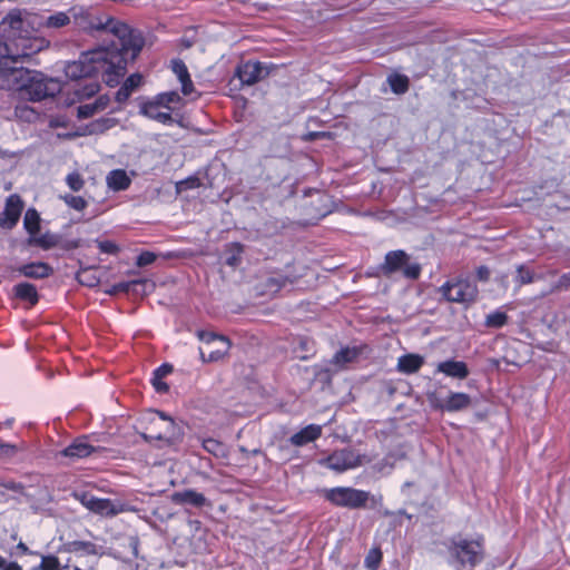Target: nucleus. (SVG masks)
I'll list each match as a JSON object with an SVG mask.
<instances>
[{"label":"nucleus","instance_id":"nucleus-36","mask_svg":"<svg viewBox=\"0 0 570 570\" xmlns=\"http://www.w3.org/2000/svg\"><path fill=\"white\" fill-rule=\"evenodd\" d=\"M59 198L70 208L82 212L87 206V200L81 196H75L71 194L60 195Z\"/></svg>","mask_w":570,"mask_h":570},{"label":"nucleus","instance_id":"nucleus-3","mask_svg":"<svg viewBox=\"0 0 570 570\" xmlns=\"http://www.w3.org/2000/svg\"><path fill=\"white\" fill-rule=\"evenodd\" d=\"M0 86L18 91L21 98L31 101H40L61 91L59 80L48 78L42 72L27 69L19 63L4 70Z\"/></svg>","mask_w":570,"mask_h":570},{"label":"nucleus","instance_id":"nucleus-31","mask_svg":"<svg viewBox=\"0 0 570 570\" xmlns=\"http://www.w3.org/2000/svg\"><path fill=\"white\" fill-rule=\"evenodd\" d=\"M70 552L79 553L81 556H97L99 548L90 541H72L69 543Z\"/></svg>","mask_w":570,"mask_h":570},{"label":"nucleus","instance_id":"nucleus-23","mask_svg":"<svg viewBox=\"0 0 570 570\" xmlns=\"http://www.w3.org/2000/svg\"><path fill=\"white\" fill-rule=\"evenodd\" d=\"M361 352L362 348L358 346L343 347L335 353L332 363L338 367H345L347 364L355 362L358 358Z\"/></svg>","mask_w":570,"mask_h":570},{"label":"nucleus","instance_id":"nucleus-33","mask_svg":"<svg viewBox=\"0 0 570 570\" xmlns=\"http://www.w3.org/2000/svg\"><path fill=\"white\" fill-rule=\"evenodd\" d=\"M203 448L216 458H225L227 455L226 445L216 439H205L203 441Z\"/></svg>","mask_w":570,"mask_h":570},{"label":"nucleus","instance_id":"nucleus-26","mask_svg":"<svg viewBox=\"0 0 570 570\" xmlns=\"http://www.w3.org/2000/svg\"><path fill=\"white\" fill-rule=\"evenodd\" d=\"M215 345L216 347L208 350V352H206V348H200V355L204 360L214 362L223 358L228 352L230 343L226 337H223L218 338V342H216Z\"/></svg>","mask_w":570,"mask_h":570},{"label":"nucleus","instance_id":"nucleus-43","mask_svg":"<svg viewBox=\"0 0 570 570\" xmlns=\"http://www.w3.org/2000/svg\"><path fill=\"white\" fill-rule=\"evenodd\" d=\"M40 570H60L59 560L55 556H43L39 566Z\"/></svg>","mask_w":570,"mask_h":570},{"label":"nucleus","instance_id":"nucleus-18","mask_svg":"<svg viewBox=\"0 0 570 570\" xmlns=\"http://www.w3.org/2000/svg\"><path fill=\"white\" fill-rule=\"evenodd\" d=\"M322 434V426L317 424H309L301 431L293 434L289 439L291 443L295 446H303L309 442L315 441Z\"/></svg>","mask_w":570,"mask_h":570},{"label":"nucleus","instance_id":"nucleus-22","mask_svg":"<svg viewBox=\"0 0 570 570\" xmlns=\"http://www.w3.org/2000/svg\"><path fill=\"white\" fill-rule=\"evenodd\" d=\"M107 185L115 191L125 190L130 186L131 179L124 169H114L106 177Z\"/></svg>","mask_w":570,"mask_h":570},{"label":"nucleus","instance_id":"nucleus-13","mask_svg":"<svg viewBox=\"0 0 570 570\" xmlns=\"http://www.w3.org/2000/svg\"><path fill=\"white\" fill-rule=\"evenodd\" d=\"M96 451V448L88 443L87 438H78L70 445L61 451L63 456L72 460L83 459Z\"/></svg>","mask_w":570,"mask_h":570},{"label":"nucleus","instance_id":"nucleus-50","mask_svg":"<svg viewBox=\"0 0 570 570\" xmlns=\"http://www.w3.org/2000/svg\"><path fill=\"white\" fill-rule=\"evenodd\" d=\"M17 448L10 443H0V456L11 458L16 454Z\"/></svg>","mask_w":570,"mask_h":570},{"label":"nucleus","instance_id":"nucleus-14","mask_svg":"<svg viewBox=\"0 0 570 570\" xmlns=\"http://www.w3.org/2000/svg\"><path fill=\"white\" fill-rule=\"evenodd\" d=\"M171 501L176 504H187L195 508H202L208 504L206 497L193 489L174 492L171 494Z\"/></svg>","mask_w":570,"mask_h":570},{"label":"nucleus","instance_id":"nucleus-17","mask_svg":"<svg viewBox=\"0 0 570 570\" xmlns=\"http://www.w3.org/2000/svg\"><path fill=\"white\" fill-rule=\"evenodd\" d=\"M18 272L24 277L41 279L50 276L53 269L46 263L33 262L20 266Z\"/></svg>","mask_w":570,"mask_h":570},{"label":"nucleus","instance_id":"nucleus-54","mask_svg":"<svg viewBox=\"0 0 570 570\" xmlns=\"http://www.w3.org/2000/svg\"><path fill=\"white\" fill-rule=\"evenodd\" d=\"M476 277L479 281H488L489 277H490V271L488 267L485 266H480L478 269H476Z\"/></svg>","mask_w":570,"mask_h":570},{"label":"nucleus","instance_id":"nucleus-52","mask_svg":"<svg viewBox=\"0 0 570 570\" xmlns=\"http://www.w3.org/2000/svg\"><path fill=\"white\" fill-rule=\"evenodd\" d=\"M132 92H130L127 87L125 86H121L118 91L116 92V100L119 102V104H122L125 102L131 95Z\"/></svg>","mask_w":570,"mask_h":570},{"label":"nucleus","instance_id":"nucleus-39","mask_svg":"<svg viewBox=\"0 0 570 570\" xmlns=\"http://www.w3.org/2000/svg\"><path fill=\"white\" fill-rule=\"evenodd\" d=\"M508 322V315L504 312L495 311L487 315L485 326L491 328H500Z\"/></svg>","mask_w":570,"mask_h":570},{"label":"nucleus","instance_id":"nucleus-32","mask_svg":"<svg viewBox=\"0 0 570 570\" xmlns=\"http://www.w3.org/2000/svg\"><path fill=\"white\" fill-rule=\"evenodd\" d=\"M100 89V85L96 80H88L85 83H78L75 88V95L79 100L95 96Z\"/></svg>","mask_w":570,"mask_h":570},{"label":"nucleus","instance_id":"nucleus-20","mask_svg":"<svg viewBox=\"0 0 570 570\" xmlns=\"http://www.w3.org/2000/svg\"><path fill=\"white\" fill-rule=\"evenodd\" d=\"M424 364L423 356L419 354H405L399 357L396 368L404 374L416 373Z\"/></svg>","mask_w":570,"mask_h":570},{"label":"nucleus","instance_id":"nucleus-30","mask_svg":"<svg viewBox=\"0 0 570 570\" xmlns=\"http://www.w3.org/2000/svg\"><path fill=\"white\" fill-rule=\"evenodd\" d=\"M23 490L24 487L21 483L14 481L0 482V503H4L11 499H14L13 495L8 493L9 491L14 494H22Z\"/></svg>","mask_w":570,"mask_h":570},{"label":"nucleus","instance_id":"nucleus-21","mask_svg":"<svg viewBox=\"0 0 570 570\" xmlns=\"http://www.w3.org/2000/svg\"><path fill=\"white\" fill-rule=\"evenodd\" d=\"M109 101L110 99L107 95H101L94 102L80 105L78 107V118L87 119L92 117L97 112L105 110Z\"/></svg>","mask_w":570,"mask_h":570},{"label":"nucleus","instance_id":"nucleus-7","mask_svg":"<svg viewBox=\"0 0 570 570\" xmlns=\"http://www.w3.org/2000/svg\"><path fill=\"white\" fill-rule=\"evenodd\" d=\"M443 297L454 303H471L478 296L476 284L468 278L446 282L440 288Z\"/></svg>","mask_w":570,"mask_h":570},{"label":"nucleus","instance_id":"nucleus-9","mask_svg":"<svg viewBox=\"0 0 570 570\" xmlns=\"http://www.w3.org/2000/svg\"><path fill=\"white\" fill-rule=\"evenodd\" d=\"M268 75L265 63L259 61H246L236 69V76L243 85H254Z\"/></svg>","mask_w":570,"mask_h":570},{"label":"nucleus","instance_id":"nucleus-48","mask_svg":"<svg viewBox=\"0 0 570 570\" xmlns=\"http://www.w3.org/2000/svg\"><path fill=\"white\" fill-rule=\"evenodd\" d=\"M403 274L407 278L415 279L419 277L421 268L417 264H407V262L403 265Z\"/></svg>","mask_w":570,"mask_h":570},{"label":"nucleus","instance_id":"nucleus-37","mask_svg":"<svg viewBox=\"0 0 570 570\" xmlns=\"http://www.w3.org/2000/svg\"><path fill=\"white\" fill-rule=\"evenodd\" d=\"M77 281L85 286L94 287L99 284V277L95 271L90 268H83L77 273Z\"/></svg>","mask_w":570,"mask_h":570},{"label":"nucleus","instance_id":"nucleus-27","mask_svg":"<svg viewBox=\"0 0 570 570\" xmlns=\"http://www.w3.org/2000/svg\"><path fill=\"white\" fill-rule=\"evenodd\" d=\"M14 295L21 299L35 305L39 301L38 292L35 285L30 283H19L13 287Z\"/></svg>","mask_w":570,"mask_h":570},{"label":"nucleus","instance_id":"nucleus-47","mask_svg":"<svg viewBox=\"0 0 570 570\" xmlns=\"http://www.w3.org/2000/svg\"><path fill=\"white\" fill-rule=\"evenodd\" d=\"M156 261V255L151 252H142L140 255H138L136 265L139 267H144L147 265L153 264Z\"/></svg>","mask_w":570,"mask_h":570},{"label":"nucleus","instance_id":"nucleus-25","mask_svg":"<svg viewBox=\"0 0 570 570\" xmlns=\"http://www.w3.org/2000/svg\"><path fill=\"white\" fill-rule=\"evenodd\" d=\"M159 107H161L157 101H150L145 104L141 107V114L146 117L154 119L161 124H171L173 117L169 112H163L159 110Z\"/></svg>","mask_w":570,"mask_h":570},{"label":"nucleus","instance_id":"nucleus-15","mask_svg":"<svg viewBox=\"0 0 570 570\" xmlns=\"http://www.w3.org/2000/svg\"><path fill=\"white\" fill-rule=\"evenodd\" d=\"M438 373H443L449 377L463 380L469 375V368L462 361L448 360L440 362L436 366Z\"/></svg>","mask_w":570,"mask_h":570},{"label":"nucleus","instance_id":"nucleus-60","mask_svg":"<svg viewBox=\"0 0 570 570\" xmlns=\"http://www.w3.org/2000/svg\"><path fill=\"white\" fill-rule=\"evenodd\" d=\"M6 564H7V563H6L4 558L0 556V568H2V569H3Z\"/></svg>","mask_w":570,"mask_h":570},{"label":"nucleus","instance_id":"nucleus-46","mask_svg":"<svg viewBox=\"0 0 570 570\" xmlns=\"http://www.w3.org/2000/svg\"><path fill=\"white\" fill-rule=\"evenodd\" d=\"M97 245L100 252L105 254L114 255L117 254L119 250L118 246L110 240H99L97 242Z\"/></svg>","mask_w":570,"mask_h":570},{"label":"nucleus","instance_id":"nucleus-38","mask_svg":"<svg viewBox=\"0 0 570 570\" xmlns=\"http://www.w3.org/2000/svg\"><path fill=\"white\" fill-rule=\"evenodd\" d=\"M537 278L533 271H531L527 265H519L517 267L515 283L519 285L531 284Z\"/></svg>","mask_w":570,"mask_h":570},{"label":"nucleus","instance_id":"nucleus-8","mask_svg":"<svg viewBox=\"0 0 570 570\" xmlns=\"http://www.w3.org/2000/svg\"><path fill=\"white\" fill-rule=\"evenodd\" d=\"M76 499L89 511L101 517H115L125 511L124 504L110 499L97 498L90 493H76Z\"/></svg>","mask_w":570,"mask_h":570},{"label":"nucleus","instance_id":"nucleus-34","mask_svg":"<svg viewBox=\"0 0 570 570\" xmlns=\"http://www.w3.org/2000/svg\"><path fill=\"white\" fill-rule=\"evenodd\" d=\"M23 226L30 236L37 234L40 228V217L35 209H28L23 218Z\"/></svg>","mask_w":570,"mask_h":570},{"label":"nucleus","instance_id":"nucleus-4","mask_svg":"<svg viewBox=\"0 0 570 570\" xmlns=\"http://www.w3.org/2000/svg\"><path fill=\"white\" fill-rule=\"evenodd\" d=\"M483 548L479 540L453 538L448 547V562L455 570H472L481 562Z\"/></svg>","mask_w":570,"mask_h":570},{"label":"nucleus","instance_id":"nucleus-24","mask_svg":"<svg viewBox=\"0 0 570 570\" xmlns=\"http://www.w3.org/2000/svg\"><path fill=\"white\" fill-rule=\"evenodd\" d=\"M407 262V255L403 250H392L385 255L383 271L385 274H391L399 271Z\"/></svg>","mask_w":570,"mask_h":570},{"label":"nucleus","instance_id":"nucleus-59","mask_svg":"<svg viewBox=\"0 0 570 570\" xmlns=\"http://www.w3.org/2000/svg\"><path fill=\"white\" fill-rule=\"evenodd\" d=\"M17 548L21 550L23 553H29V549L23 542L18 543Z\"/></svg>","mask_w":570,"mask_h":570},{"label":"nucleus","instance_id":"nucleus-57","mask_svg":"<svg viewBox=\"0 0 570 570\" xmlns=\"http://www.w3.org/2000/svg\"><path fill=\"white\" fill-rule=\"evenodd\" d=\"M390 459H391V458H390V456H387V458L385 459V464H377V465H376V469H377L380 472H386V471H385V465H389L390 468H392V466H393V463H392V462H390Z\"/></svg>","mask_w":570,"mask_h":570},{"label":"nucleus","instance_id":"nucleus-5","mask_svg":"<svg viewBox=\"0 0 570 570\" xmlns=\"http://www.w3.org/2000/svg\"><path fill=\"white\" fill-rule=\"evenodd\" d=\"M370 493L363 490L337 487L326 491V499L333 504L347 509H360L365 507Z\"/></svg>","mask_w":570,"mask_h":570},{"label":"nucleus","instance_id":"nucleus-6","mask_svg":"<svg viewBox=\"0 0 570 570\" xmlns=\"http://www.w3.org/2000/svg\"><path fill=\"white\" fill-rule=\"evenodd\" d=\"M370 462L371 459L367 455H361L351 449H343L333 452L322 461V464L335 472L342 473Z\"/></svg>","mask_w":570,"mask_h":570},{"label":"nucleus","instance_id":"nucleus-56","mask_svg":"<svg viewBox=\"0 0 570 570\" xmlns=\"http://www.w3.org/2000/svg\"><path fill=\"white\" fill-rule=\"evenodd\" d=\"M138 282L137 281H132V282H124V283H119V284H116L114 286V292H127L129 291V287L132 285V284H137Z\"/></svg>","mask_w":570,"mask_h":570},{"label":"nucleus","instance_id":"nucleus-51","mask_svg":"<svg viewBox=\"0 0 570 570\" xmlns=\"http://www.w3.org/2000/svg\"><path fill=\"white\" fill-rule=\"evenodd\" d=\"M198 179L197 178H189L186 180H181L177 184L178 191H181L187 188H195L198 186Z\"/></svg>","mask_w":570,"mask_h":570},{"label":"nucleus","instance_id":"nucleus-53","mask_svg":"<svg viewBox=\"0 0 570 570\" xmlns=\"http://www.w3.org/2000/svg\"><path fill=\"white\" fill-rule=\"evenodd\" d=\"M170 372H171V366L168 364H163L161 366H159L158 368L155 370L154 377L163 379L166 375H168Z\"/></svg>","mask_w":570,"mask_h":570},{"label":"nucleus","instance_id":"nucleus-55","mask_svg":"<svg viewBox=\"0 0 570 570\" xmlns=\"http://www.w3.org/2000/svg\"><path fill=\"white\" fill-rule=\"evenodd\" d=\"M153 385L158 392H165L168 390L167 384L163 382L161 377H153Z\"/></svg>","mask_w":570,"mask_h":570},{"label":"nucleus","instance_id":"nucleus-29","mask_svg":"<svg viewBox=\"0 0 570 570\" xmlns=\"http://www.w3.org/2000/svg\"><path fill=\"white\" fill-rule=\"evenodd\" d=\"M29 245H36L43 249H50L58 244V237L51 233H46L42 235L33 234L28 238Z\"/></svg>","mask_w":570,"mask_h":570},{"label":"nucleus","instance_id":"nucleus-35","mask_svg":"<svg viewBox=\"0 0 570 570\" xmlns=\"http://www.w3.org/2000/svg\"><path fill=\"white\" fill-rule=\"evenodd\" d=\"M387 82L395 94H404L409 88V79L406 76L394 73L389 76Z\"/></svg>","mask_w":570,"mask_h":570},{"label":"nucleus","instance_id":"nucleus-45","mask_svg":"<svg viewBox=\"0 0 570 570\" xmlns=\"http://www.w3.org/2000/svg\"><path fill=\"white\" fill-rule=\"evenodd\" d=\"M141 81H142V77L141 75L139 73H134V75H130L126 80L125 82L122 83V86L127 87V89L130 91V92H134L140 85H141Z\"/></svg>","mask_w":570,"mask_h":570},{"label":"nucleus","instance_id":"nucleus-11","mask_svg":"<svg viewBox=\"0 0 570 570\" xmlns=\"http://www.w3.org/2000/svg\"><path fill=\"white\" fill-rule=\"evenodd\" d=\"M159 415L158 422L155 425H161L160 431L156 434H149L148 438L156 440H165L171 442L178 436V428L175 422L163 412H157Z\"/></svg>","mask_w":570,"mask_h":570},{"label":"nucleus","instance_id":"nucleus-12","mask_svg":"<svg viewBox=\"0 0 570 570\" xmlns=\"http://www.w3.org/2000/svg\"><path fill=\"white\" fill-rule=\"evenodd\" d=\"M471 397L462 392H451L445 399L440 401L436 406L446 412H456L469 407Z\"/></svg>","mask_w":570,"mask_h":570},{"label":"nucleus","instance_id":"nucleus-28","mask_svg":"<svg viewBox=\"0 0 570 570\" xmlns=\"http://www.w3.org/2000/svg\"><path fill=\"white\" fill-rule=\"evenodd\" d=\"M243 246L238 243H232L226 246L224 263L230 267H237L242 262Z\"/></svg>","mask_w":570,"mask_h":570},{"label":"nucleus","instance_id":"nucleus-1","mask_svg":"<svg viewBox=\"0 0 570 570\" xmlns=\"http://www.w3.org/2000/svg\"><path fill=\"white\" fill-rule=\"evenodd\" d=\"M90 27L101 32L110 46L81 53L78 60L66 63L65 73L73 80L101 75L109 87H115L125 75L128 61L141 51L144 38L127 23L108 16L97 17Z\"/></svg>","mask_w":570,"mask_h":570},{"label":"nucleus","instance_id":"nucleus-61","mask_svg":"<svg viewBox=\"0 0 570 570\" xmlns=\"http://www.w3.org/2000/svg\"><path fill=\"white\" fill-rule=\"evenodd\" d=\"M73 570H82V569H80V568L76 567Z\"/></svg>","mask_w":570,"mask_h":570},{"label":"nucleus","instance_id":"nucleus-19","mask_svg":"<svg viewBox=\"0 0 570 570\" xmlns=\"http://www.w3.org/2000/svg\"><path fill=\"white\" fill-rule=\"evenodd\" d=\"M171 70L176 75L177 79L181 85V92L185 96H189L194 91V85L184 61L179 59L173 60Z\"/></svg>","mask_w":570,"mask_h":570},{"label":"nucleus","instance_id":"nucleus-58","mask_svg":"<svg viewBox=\"0 0 570 570\" xmlns=\"http://www.w3.org/2000/svg\"><path fill=\"white\" fill-rule=\"evenodd\" d=\"M2 570H22V568L17 562H10Z\"/></svg>","mask_w":570,"mask_h":570},{"label":"nucleus","instance_id":"nucleus-2","mask_svg":"<svg viewBox=\"0 0 570 570\" xmlns=\"http://www.w3.org/2000/svg\"><path fill=\"white\" fill-rule=\"evenodd\" d=\"M29 26L30 22L19 10L9 12L2 20L1 30L9 42L0 41V83L7 68L22 63L48 46L47 40L31 36Z\"/></svg>","mask_w":570,"mask_h":570},{"label":"nucleus","instance_id":"nucleus-44","mask_svg":"<svg viewBox=\"0 0 570 570\" xmlns=\"http://www.w3.org/2000/svg\"><path fill=\"white\" fill-rule=\"evenodd\" d=\"M14 112L17 117L27 121H32L38 117V114L27 106H17Z\"/></svg>","mask_w":570,"mask_h":570},{"label":"nucleus","instance_id":"nucleus-10","mask_svg":"<svg viewBox=\"0 0 570 570\" xmlns=\"http://www.w3.org/2000/svg\"><path fill=\"white\" fill-rule=\"evenodd\" d=\"M23 204L18 195H10L6 202V207L0 215V226L6 229L13 228L21 215Z\"/></svg>","mask_w":570,"mask_h":570},{"label":"nucleus","instance_id":"nucleus-41","mask_svg":"<svg viewBox=\"0 0 570 570\" xmlns=\"http://www.w3.org/2000/svg\"><path fill=\"white\" fill-rule=\"evenodd\" d=\"M65 181L72 191H79L85 186V179L78 171L69 173Z\"/></svg>","mask_w":570,"mask_h":570},{"label":"nucleus","instance_id":"nucleus-16","mask_svg":"<svg viewBox=\"0 0 570 570\" xmlns=\"http://www.w3.org/2000/svg\"><path fill=\"white\" fill-rule=\"evenodd\" d=\"M76 17L77 11L75 8H72L67 12L58 11L43 18L40 24L48 29H60L68 26L71 22V19Z\"/></svg>","mask_w":570,"mask_h":570},{"label":"nucleus","instance_id":"nucleus-40","mask_svg":"<svg viewBox=\"0 0 570 570\" xmlns=\"http://www.w3.org/2000/svg\"><path fill=\"white\" fill-rule=\"evenodd\" d=\"M160 106L170 109L173 105L180 101V96L176 91H168L157 96L156 100Z\"/></svg>","mask_w":570,"mask_h":570},{"label":"nucleus","instance_id":"nucleus-49","mask_svg":"<svg viewBox=\"0 0 570 570\" xmlns=\"http://www.w3.org/2000/svg\"><path fill=\"white\" fill-rule=\"evenodd\" d=\"M198 337L203 343L206 344V347L208 348L210 345L216 344V342H218V338H223L224 336H218L209 332H199Z\"/></svg>","mask_w":570,"mask_h":570},{"label":"nucleus","instance_id":"nucleus-42","mask_svg":"<svg viewBox=\"0 0 570 570\" xmlns=\"http://www.w3.org/2000/svg\"><path fill=\"white\" fill-rule=\"evenodd\" d=\"M382 560V552L380 549H372L365 557L364 564L367 570H377Z\"/></svg>","mask_w":570,"mask_h":570}]
</instances>
